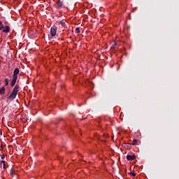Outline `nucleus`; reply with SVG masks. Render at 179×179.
I'll return each instance as SVG.
<instances>
[{
    "instance_id": "obj_1",
    "label": "nucleus",
    "mask_w": 179,
    "mask_h": 179,
    "mask_svg": "<svg viewBox=\"0 0 179 179\" xmlns=\"http://www.w3.org/2000/svg\"><path fill=\"white\" fill-rule=\"evenodd\" d=\"M19 85H16L14 87L10 95L7 98L8 100H15V99H16V96H17V93H19Z\"/></svg>"
},
{
    "instance_id": "obj_2",
    "label": "nucleus",
    "mask_w": 179,
    "mask_h": 179,
    "mask_svg": "<svg viewBox=\"0 0 179 179\" xmlns=\"http://www.w3.org/2000/svg\"><path fill=\"white\" fill-rule=\"evenodd\" d=\"M50 34L52 37H55V36H57V27L53 26L50 29Z\"/></svg>"
},
{
    "instance_id": "obj_3",
    "label": "nucleus",
    "mask_w": 179,
    "mask_h": 179,
    "mask_svg": "<svg viewBox=\"0 0 179 179\" xmlns=\"http://www.w3.org/2000/svg\"><path fill=\"white\" fill-rule=\"evenodd\" d=\"M20 72V71L19 70L18 68L15 69V70L13 71V78H17V75H19Z\"/></svg>"
},
{
    "instance_id": "obj_4",
    "label": "nucleus",
    "mask_w": 179,
    "mask_h": 179,
    "mask_svg": "<svg viewBox=\"0 0 179 179\" xmlns=\"http://www.w3.org/2000/svg\"><path fill=\"white\" fill-rule=\"evenodd\" d=\"M135 159H136V157L135 156V155L127 156V159L129 161L135 160Z\"/></svg>"
},
{
    "instance_id": "obj_5",
    "label": "nucleus",
    "mask_w": 179,
    "mask_h": 179,
    "mask_svg": "<svg viewBox=\"0 0 179 179\" xmlns=\"http://www.w3.org/2000/svg\"><path fill=\"white\" fill-rule=\"evenodd\" d=\"M3 33H9V31H10V27H9V26H6L4 27V29H3Z\"/></svg>"
},
{
    "instance_id": "obj_6",
    "label": "nucleus",
    "mask_w": 179,
    "mask_h": 179,
    "mask_svg": "<svg viewBox=\"0 0 179 179\" xmlns=\"http://www.w3.org/2000/svg\"><path fill=\"white\" fill-rule=\"evenodd\" d=\"M16 80H17V78L13 77V79L11 80V87H13V86H15V85H16Z\"/></svg>"
},
{
    "instance_id": "obj_7",
    "label": "nucleus",
    "mask_w": 179,
    "mask_h": 179,
    "mask_svg": "<svg viewBox=\"0 0 179 179\" xmlns=\"http://www.w3.org/2000/svg\"><path fill=\"white\" fill-rule=\"evenodd\" d=\"M0 94L1 96H3V94H5V87H2L0 89Z\"/></svg>"
},
{
    "instance_id": "obj_8",
    "label": "nucleus",
    "mask_w": 179,
    "mask_h": 179,
    "mask_svg": "<svg viewBox=\"0 0 179 179\" xmlns=\"http://www.w3.org/2000/svg\"><path fill=\"white\" fill-rule=\"evenodd\" d=\"M1 167H3V169H6V162L1 161Z\"/></svg>"
},
{
    "instance_id": "obj_9",
    "label": "nucleus",
    "mask_w": 179,
    "mask_h": 179,
    "mask_svg": "<svg viewBox=\"0 0 179 179\" xmlns=\"http://www.w3.org/2000/svg\"><path fill=\"white\" fill-rule=\"evenodd\" d=\"M138 142H141V141L139 140L134 139L133 141L132 145H139Z\"/></svg>"
},
{
    "instance_id": "obj_10",
    "label": "nucleus",
    "mask_w": 179,
    "mask_h": 179,
    "mask_svg": "<svg viewBox=\"0 0 179 179\" xmlns=\"http://www.w3.org/2000/svg\"><path fill=\"white\" fill-rule=\"evenodd\" d=\"M62 6H64V3L61 1H59L57 2V8H62Z\"/></svg>"
},
{
    "instance_id": "obj_11",
    "label": "nucleus",
    "mask_w": 179,
    "mask_h": 179,
    "mask_svg": "<svg viewBox=\"0 0 179 179\" xmlns=\"http://www.w3.org/2000/svg\"><path fill=\"white\" fill-rule=\"evenodd\" d=\"M5 82V86H8L9 85V80H8V78H6L4 80Z\"/></svg>"
},
{
    "instance_id": "obj_12",
    "label": "nucleus",
    "mask_w": 179,
    "mask_h": 179,
    "mask_svg": "<svg viewBox=\"0 0 179 179\" xmlns=\"http://www.w3.org/2000/svg\"><path fill=\"white\" fill-rule=\"evenodd\" d=\"M59 24H61V26H62V27H65V22L62 21V22H60Z\"/></svg>"
},
{
    "instance_id": "obj_13",
    "label": "nucleus",
    "mask_w": 179,
    "mask_h": 179,
    "mask_svg": "<svg viewBox=\"0 0 179 179\" xmlns=\"http://www.w3.org/2000/svg\"><path fill=\"white\" fill-rule=\"evenodd\" d=\"M129 175L131 176L132 177H135L136 176V173H135L134 172H130Z\"/></svg>"
},
{
    "instance_id": "obj_14",
    "label": "nucleus",
    "mask_w": 179,
    "mask_h": 179,
    "mask_svg": "<svg viewBox=\"0 0 179 179\" xmlns=\"http://www.w3.org/2000/svg\"><path fill=\"white\" fill-rule=\"evenodd\" d=\"M76 33H80V29L79 27L76 28Z\"/></svg>"
},
{
    "instance_id": "obj_15",
    "label": "nucleus",
    "mask_w": 179,
    "mask_h": 179,
    "mask_svg": "<svg viewBox=\"0 0 179 179\" xmlns=\"http://www.w3.org/2000/svg\"><path fill=\"white\" fill-rule=\"evenodd\" d=\"M1 27H0V30H2V29H5V26H3V24H1V25H0Z\"/></svg>"
},
{
    "instance_id": "obj_16",
    "label": "nucleus",
    "mask_w": 179,
    "mask_h": 179,
    "mask_svg": "<svg viewBox=\"0 0 179 179\" xmlns=\"http://www.w3.org/2000/svg\"><path fill=\"white\" fill-rule=\"evenodd\" d=\"M10 174V176H13V174H15V171H11Z\"/></svg>"
},
{
    "instance_id": "obj_17",
    "label": "nucleus",
    "mask_w": 179,
    "mask_h": 179,
    "mask_svg": "<svg viewBox=\"0 0 179 179\" xmlns=\"http://www.w3.org/2000/svg\"><path fill=\"white\" fill-rule=\"evenodd\" d=\"M1 159H5V155H1Z\"/></svg>"
},
{
    "instance_id": "obj_18",
    "label": "nucleus",
    "mask_w": 179,
    "mask_h": 179,
    "mask_svg": "<svg viewBox=\"0 0 179 179\" xmlns=\"http://www.w3.org/2000/svg\"><path fill=\"white\" fill-rule=\"evenodd\" d=\"M1 25H2V22L0 21V26H1Z\"/></svg>"
},
{
    "instance_id": "obj_19",
    "label": "nucleus",
    "mask_w": 179,
    "mask_h": 179,
    "mask_svg": "<svg viewBox=\"0 0 179 179\" xmlns=\"http://www.w3.org/2000/svg\"><path fill=\"white\" fill-rule=\"evenodd\" d=\"M5 24H8V22H5Z\"/></svg>"
}]
</instances>
